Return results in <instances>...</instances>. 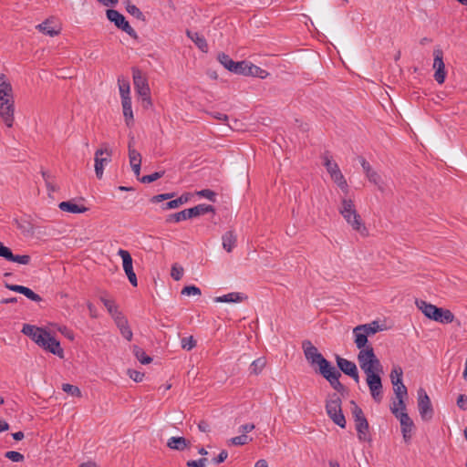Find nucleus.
<instances>
[{
  "label": "nucleus",
  "mask_w": 467,
  "mask_h": 467,
  "mask_svg": "<svg viewBox=\"0 0 467 467\" xmlns=\"http://www.w3.org/2000/svg\"><path fill=\"white\" fill-rule=\"evenodd\" d=\"M99 300L103 303L113 320L123 315L114 300L109 299L105 296H100Z\"/></svg>",
  "instance_id": "nucleus-21"
},
{
  "label": "nucleus",
  "mask_w": 467,
  "mask_h": 467,
  "mask_svg": "<svg viewBox=\"0 0 467 467\" xmlns=\"http://www.w3.org/2000/svg\"><path fill=\"white\" fill-rule=\"evenodd\" d=\"M404 399L405 398H395V400L392 401L389 409L395 416L400 415V411H406V404Z\"/></svg>",
  "instance_id": "nucleus-33"
},
{
  "label": "nucleus",
  "mask_w": 467,
  "mask_h": 467,
  "mask_svg": "<svg viewBox=\"0 0 467 467\" xmlns=\"http://www.w3.org/2000/svg\"><path fill=\"white\" fill-rule=\"evenodd\" d=\"M338 212L354 231L358 232L363 236L368 234V229L351 199L343 198Z\"/></svg>",
  "instance_id": "nucleus-2"
},
{
  "label": "nucleus",
  "mask_w": 467,
  "mask_h": 467,
  "mask_svg": "<svg viewBox=\"0 0 467 467\" xmlns=\"http://www.w3.org/2000/svg\"><path fill=\"white\" fill-rule=\"evenodd\" d=\"M15 102L14 93L8 94V96L0 95V106L11 104Z\"/></svg>",
  "instance_id": "nucleus-63"
},
{
  "label": "nucleus",
  "mask_w": 467,
  "mask_h": 467,
  "mask_svg": "<svg viewBox=\"0 0 467 467\" xmlns=\"http://www.w3.org/2000/svg\"><path fill=\"white\" fill-rule=\"evenodd\" d=\"M47 330L36 327L33 325L25 324L22 328V333L27 337H29L32 340H34L37 345L39 343H43V333H46Z\"/></svg>",
  "instance_id": "nucleus-17"
},
{
  "label": "nucleus",
  "mask_w": 467,
  "mask_h": 467,
  "mask_svg": "<svg viewBox=\"0 0 467 467\" xmlns=\"http://www.w3.org/2000/svg\"><path fill=\"white\" fill-rule=\"evenodd\" d=\"M14 93L13 87L5 74H0V95L8 96Z\"/></svg>",
  "instance_id": "nucleus-32"
},
{
  "label": "nucleus",
  "mask_w": 467,
  "mask_h": 467,
  "mask_svg": "<svg viewBox=\"0 0 467 467\" xmlns=\"http://www.w3.org/2000/svg\"><path fill=\"white\" fill-rule=\"evenodd\" d=\"M58 208L63 212L71 213H83L88 210V207L84 205H78L74 203L72 201L61 202L58 204Z\"/></svg>",
  "instance_id": "nucleus-22"
},
{
  "label": "nucleus",
  "mask_w": 467,
  "mask_h": 467,
  "mask_svg": "<svg viewBox=\"0 0 467 467\" xmlns=\"http://www.w3.org/2000/svg\"><path fill=\"white\" fill-rule=\"evenodd\" d=\"M0 257H3L10 262L18 263L21 265H28L30 263L31 257L28 254L23 255H15L13 254L10 248L5 246L2 242H0Z\"/></svg>",
  "instance_id": "nucleus-14"
},
{
  "label": "nucleus",
  "mask_w": 467,
  "mask_h": 467,
  "mask_svg": "<svg viewBox=\"0 0 467 467\" xmlns=\"http://www.w3.org/2000/svg\"><path fill=\"white\" fill-rule=\"evenodd\" d=\"M190 445V441L184 437H171L168 440L167 446L176 451H183Z\"/></svg>",
  "instance_id": "nucleus-23"
},
{
  "label": "nucleus",
  "mask_w": 467,
  "mask_h": 467,
  "mask_svg": "<svg viewBox=\"0 0 467 467\" xmlns=\"http://www.w3.org/2000/svg\"><path fill=\"white\" fill-rule=\"evenodd\" d=\"M133 354L141 364H150L152 361V358L138 346H133Z\"/></svg>",
  "instance_id": "nucleus-36"
},
{
  "label": "nucleus",
  "mask_w": 467,
  "mask_h": 467,
  "mask_svg": "<svg viewBox=\"0 0 467 467\" xmlns=\"http://www.w3.org/2000/svg\"><path fill=\"white\" fill-rule=\"evenodd\" d=\"M118 83H119V94L121 96V99L123 100L124 98H130V83H129V81L119 78Z\"/></svg>",
  "instance_id": "nucleus-41"
},
{
  "label": "nucleus",
  "mask_w": 467,
  "mask_h": 467,
  "mask_svg": "<svg viewBox=\"0 0 467 467\" xmlns=\"http://www.w3.org/2000/svg\"><path fill=\"white\" fill-rule=\"evenodd\" d=\"M128 374H129L130 378L132 379L136 382L142 381L143 377H144L143 373L137 371V370H132V369H129Z\"/></svg>",
  "instance_id": "nucleus-58"
},
{
  "label": "nucleus",
  "mask_w": 467,
  "mask_h": 467,
  "mask_svg": "<svg viewBox=\"0 0 467 467\" xmlns=\"http://www.w3.org/2000/svg\"><path fill=\"white\" fill-rule=\"evenodd\" d=\"M366 177L369 181V182L375 184L379 191L383 192L385 191V183L381 178V176L374 170L372 169L368 174H366Z\"/></svg>",
  "instance_id": "nucleus-28"
},
{
  "label": "nucleus",
  "mask_w": 467,
  "mask_h": 467,
  "mask_svg": "<svg viewBox=\"0 0 467 467\" xmlns=\"http://www.w3.org/2000/svg\"><path fill=\"white\" fill-rule=\"evenodd\" d=\"M416 305L425 317L431 320L442 324H449L454 320V315L449 309L438 307L423 300H416Z\"/></svg>",
  "instance_id": "nucleus-3"
},
{
  "label": "nucleus",
  "mask_w": 467,
  "mask_h": 467,
  "mask_svg": "<svg viewBox=\"0 0 467 467\" xmlns=\"http://www.w3.org/2000/svg\"><path fill=\"white\" fill-rule=\"evenodd\" d=\"M62 389L66 393L70 394L72 396H75V397H80L81 396V390L77 386H74V385H71V384H68V383H64L62 385Z\"/></svg>",
  "instance_id": "nucleus-47"
},
{
  "label": "nucleus",
  "mask_w": 467,
  "mask_h": 467,
  "mask_svg": "<svg viewBox=\"0 0 467 467\" xmlns=\"http://www.w3.org/2000/svg\"><path fill=\"white\" fill-rule=\"evenodd\" d=\"M117 327L119 329L120 334L123 337H125L128 341H130L133 337V333L130 327L129 321L127 317L124 316H120L119 317L114 320Z\"/></svg>",
  "instance_id": "nucleus-20"
},
{
  "label": "nucleus",
  "mask_w": 467,
  "mask_h": 467,
  "mask_svg": "<svg viewBox=\"0 0 467 467\" xmlns=\"http://www.w3.org/2000/svg\"><path fill=\"white\" fill-rule=\"evenodd\" d=\"M164 175V171H156L149 175L142 176L139 180L142 183H150L155 182L156 180L161 178Z\"/></svg>",
  "instance_id": "nucleus-48"
},
{
  "label": "nucleus",
  "mask_w": 467,
  "mask_h": 467,
  "mask_svg": "<svg viewBox=\"0 0 467 467\" xmlns=\"http://www.w3.org/2000/svg\"><path fill=\"white\" fill-rule=\"evenodd\" d=\"M446 78V71L444 68H437L434 73V79L439 83L442 84Z\"/></svg>",
  "instance_id": "nucleus-56"
},
{
  "label": "nucleus",
  "mask_w": 467,
  "mask_h": 467,
  "mask_svg": "<svg viewBox=\"0 0 467 467\" xmlns=\"http://www.w3.org/2000/svg\"><path fill=\"white\" fill-rule=\"evenodd\" d=\"M211 212L212 213L214 212L213 206L209 205V204H204V203L198 204L192 208L185 209L179 213L170 214L167 217L166 222L167 223H171V222L179 223V222H182V221H184L187 219L198 217L200 215H202V214H205V213H208Z\"/></svg>",
  "instance_id": "nucleus-5"
},
{
  "label": "nucleus",
  "mask_w": 467,
  "mask_h": 467,
  "mask_svg": "<svg viewBox=\"0 0 467 467\" xmlns=\"http://www.w3.org/2000/svg\"><path fill=\"white\" fill-rule=\"evenodd\" d=\"M58 331L64 335L67 338H68L69 340L73 341L75 337H74V333L72 330H70L69 328H67L66 326H63V327H60L58 328Z\"/></svg>",
  "instance_id": "nucleus-59"
},
{
  "label": "nucleus",
  "mask_w": 467,
  "mask_h": 467,
  "mask_svg": "<svg viewBox=\"0 0 467 467\" xmlns=\"http://www.w3.org/2000/svg\"><path fill=\"white\" fill-rule=\"evenodd\" d=\"M302 348L307 362L312 367L317 366V368H315L316 372L325 378L329 382L330 386L338 393L343 394L347 390L346 387L339 381V378L341 377L340 371L351 377L357 383L359 382L358 368L353 361L337 355L336 361L339 368V370H337L323 357L309 340L303 341Z\"/></svg>",
  "instance_id": "nucleus-1"
},
{
  "label": "nucleus",
  "mask_w": 467,
  "mask_h": 467,
  "mask_svg": "<svg viewBox=\"0 0 467 467\" xmlns=\"http://www.w3.org/2000/svg\"><path fill=\"white\" fill-rule=\"evenodd\" d=\"M208 463L207 458H201L199 460H190L186 462L188 467H206Z\"/></svg>",
  "instance_id": "nucleus-55"
},
{
  "label": "nucleus",
  "mask_w": 467,
  "mask_h": 467,
  "mask_svg": "<svg viewBox=\"0 0 467 467\" xmlns=\"http://www.w3.org/2000/svg\"><path fill=\"white\" fill-rule=\"evenodd\" d=\"M5 457L15 462H23L25 459L22 453L15 451H6Z\"/></svg>",
  "instance_id": "nucleus-51"
},
{
  "label": "nucleus",
  "mask_w": 467,
  "mask_h": 467,
  "mask_svg": "<svg viewBox=\"0 0 467 467\" xmlns=\"http://www.w3.org/2000/svg\"><path fill=\"white\" fill-rule=\"evenodd\" d=\"M118 255H119L122 259V265L124 271L130 270L132 268V258L130 254L127 250L119 249L118 251Z\"/></svg>",
  "instance_id": "nucleus-37"
},
{
  "label": "nucleus",
  "mask_w": 467,
  "mask_h": 467,
  "mask_svg": "<svg viewBox=\"0 0 467 467\" xmlns=\"http://www.w3.org/2000/svg\"><path fill=\"white\" fill-rule=\"evenodd\" d=\"M106 15L107 18L110 22H113L118 28L124 31L132 38L136 39L138 37L136 31L130 26L125 16L119 11L114 9H108Z\"/></svg>",
  "instance_id": "nucleus-9"
},
{
  "label": "nucleus",
  "mask_w": 467,
  "mask_h": 467,
  "mask_svg": "<svg viewBox=\"0 0 467 467\" xmlns=\"http://www.w3.org/2000/svg\"><path fill=\"white\" fill-rule=\"evenodd\" d=\"M374 358L375 353L371 345L367 346L366 348L361 349L358 354V361L365 373L370 372L369 363Z\"/></svg>",
  "instance_id": "nucleus-15"
},
{
  "label": "nucleus",
  "mask_w": 467,
  "mask_h": 467,
  "mask_svg": "<svg viewBox=\"0 0 467 467\" xmlns=\"http://www.w3.org/2000/svg\"><path fill=\"white\" fill-rule=\"evenodd\" d=\"M122 109H123V115L126 120L127 125H130V121H133V113L131 109V99L130 98H124L122 100Z\"/></svg>",
  "instance_id": "nucleus-31"
},
{
  "label": "nucleus",
  "mask_w": 467,
  "mask_h": 467,
  "mask_svg": "<svg viewBox=\"0 0 467 467\" xmlns=\"http://www.w3.org/2000/svg\"><path fill=\"white\" fill-rule=\"evenodd\" d=\"M181 293L184 296H200L202 294L201 289L195 285L185 286Z\"/></svg>",
  "instance_id": "nucleus-52"
},
{
  "label": "nucleus",
  "mask_w": 467,
  "mask_h": 467,
  "mask_svg": "<svg viewBox=\"0 0 467 467\" xmlns=\"http://www.w3.org/2000/svg\"><path fill=\"white\" fill-rule=\"evenodd\" d=\"M132 78L134 88L139 96L141 97L144 107H150L152 102L150 99V89L147 78L143 76L141 70L136 67L132 68Z\"/></svg>",
  "instance_id": "nucleus-7"
},
{
  "label": "nucleus",
  "mask_w": 467,
  "mask_h": 467,
  "mask_svg": "<svg viewBox=\"0 0 467 467\" xmlns=\"http://www.w3.org/2000/svg\"><path fill=\"white\" fill-rule=\"evenodd\" d=\"M0 118L7 128H12L15 122V102L0 106Z\"/></svg>",
  "instance_id": "nucleus-18"
},
{
  "label": "nucleus",
  "mask_w": 467,
  "mask_h": 467,
  "mask_svg": "<svg viewBox=\"0 0 467 467\" xmlns=\"http://www.w3.org/2000/svg\"><path fill=\"white\" fill-rule=\"evenodd\" d=\"M326 410L334 423L341 428L346 427V419L341 409V399L337 393L329 395L326 401Z\"/></svg>",
  "instance_id": "nucleus-6"
},
{
  "label": "nucleus",
  "mask_w": 467,
  "mask_h": 467,
  "mask_svg": "<svg viewBox=\"0 0 467 467\" xmlns=\"http://www.w3.org/2000/svg\"><path fill=\"white\" fill-rule=\"evenodd\" d=\"M252 439H249L246 434H242L236 437H234L230 440L231 443L234 445H244L248 443L249 441Z\"/></svg>",
  "instance_id": "nucleus-54"
},
{
  "label": "nucleus",
  "mask_w": 467,
  "mask_h": 467,
  "mask_svg": "<svg viewBox=\"0 0 467 467\" xmlns=\"http://www.w3.org/2000/svg\"><path fill=\"white\" fill-rule=\"evenodd\" d=\"M358 161L362 166L365 174H368L373 169L369 162H368L364 157L359 156Z\"/></svg>",
  "instance_id": "nucleus-64"
},
{
  "label": "nucleus",
  "mask_w": 467,
  "mask_h": 467,
  "mask_svg": "<svg viewBox=\"0 0 467 467\" xmlns=\"http://www.w3.org/2000/svg\"><path fill=\"white\" fill-rule=\"evenodd\" d=\"M350 404L358 440L361 441H370L371 439L368 435L369 425L362 409L354 400H351Z\"/></svg>",
  "instance_id": "nucleus-4"
},
{
  "label": "nucleus",
  "mask_w": 467,
  "mask_h": 467,
  "mask_svg": "<svg viewBox=\"0 0 467 467\" xmlns=\"http://www.w3.org/2000/svg\"><path fill=\"white\" fill-rule=\"evenodd\" d=\"M174 195H175V193H173V192L158 194V195L153 196L150 199V202L153 203H157V202H162L165 200H169V199L172 198Z\"/></svg>",
  "instance_id": "nucleus-57"
},
{
  "label": "nucleus",
  "mask_w": 467,
  "mask_h": 467,
  "mask_svg": "<svg viewBox=\"0 0 467 467\" xmlns=\"http://www.w3.org/2000/svg\"><path fill=\"white\" fill-rule=\"evenodd\" d=\"M324 165L327 171V172L330 174L331 179L334 181L335 183L337 184V186L348 192V186L347 183V181L342 174L341 171L339 170L338 165L336 162H333L331 161V157L326 153L324 155Z\"/></svg>",
  "instance_id": "nucleus-8"
},
{
  "label": "nucleus",
  "mask_w": 467,
  "mask_h": 467,
  "mask_svg": "<svg viewBox=\"0 0 467 467\" xmlns=\"http://www.w3.org/2000/svg\"><path fill=\"white\" fill-rule=\"evenodd\" d=\"M183 272V267L175 263L171 266V275L174 280L179 281L182 279Z\"/></svg>",
  "instance_id": "nucleus-49"
},
{
  "label": "nucleus",
  "mask_w": 467,
  "mask_h": 467,
  "mask_svg": "<svg viewBox=\"0 0 467 467\" xmlns=\"http://www.w3.org/2000/svg\"><path fill=\"white\" fill-rule=\"evenodd\" d=\"M244 298H246V296H244L243 294L232 292L227 295L215 297L214 301L216 303H238L243 301Z\"/></svg>",
  "instance_id": "nucleus-25"
},
{
  "label": "nucleus",
  "mask_w": 467,
  "mask_h": 467,
  "mask_svg": "<svg viewBox=\"0 0 467 467\" xmlns=\"http://www.w3.org/2000/svg\"><path fill=\"white\" fill-rule=\"evenodd\" d=\"M125 274L127 275L128 279L130 282V284L133 286H137L138 285V281H137L136 274L133 271V267L130 268V270L125 271Z\"/></svg>",
  "instance_id": "nucleus-61"
},
{
  "label": "nucleus",
  "mask_w": 467,
  "mask_h": 467,
  "mask_svg": "<svg viewBox=\"0 0 467 467\" xmlns=\"http://www.w3.org/2000/svg\"><path fill=\"white\" fill-rule=\"evenodd\" d=\"M251 65L252 63L246 60L236 62L232 72L238 75L249 76L248 72L250 70L248 69Z\"/></svg>",
  "instance_id": "nucleus-34"
},
{
  "label": "nucleus",
  "mask_w": 467,
  "mask_h": 467,
  "mask_svg": "<svg viewBox=\"0 0 467 467\" xmlns=\"http://www.w3.org/2000/svg\"><path fill=\"white\" fill-rule=\"evenodd\" d=\"M228 457V452L225 450H223L217 457L212 460L213 463L219 464L223 462Z\"/></svg>",
  "instance_id": "nucleus-60"
},
{
  "label": "nucleus",
  "mask_w": 467,
  "mask_h": 467,
  "mask_svg": "<svg viewBox=\"0 0 467 467\" xmlns=\"http://www.w3.org/2000/svg\"><path fill=\"white\" fill-rule=\"evenodd\" d=\"M5 286L11 291L17 292V293L24 295L25 296H26L27 298H29L32 301L40 302L42 300V298L39 295L36 294L33 290H31L30 288H28L26 286L20 285H11L8 283H5Z\"/></svg>",
  "instance_id": "nucleus-19"
},
{
  "label": "nucleus",
  "mask_w": 467,
  "mask_h": 467,
  "mask_svg": "<svg viewBox=\"0 0 467 467\" xmlns=\"http://www.w3.org/2000/svg\"><path fill=\"white\" fill-rule=\"evenodd\" d=\"M182 348L186 350H191L196 346V340L192 336L182 337Z\"/></svg>",
  "instance_id": "nucleus-50"
},
{
  "label": "nucleus",
  "mask_w": 467,
  "mask_h": 467,
  "mask_svg": "<svg viewBox=\"0 0 467 467\" xmlns=\"http://www.w3.org/2000/svg\"><path fill=\"white\" fill-rule=\"evenodd\" d=\"M395 417L400 420L403 439L408 442L411 439L414 423L406 411H400V415Z\"/></svg>",
  "instance_id": "nucleus-16"
},
{
  "label": "nucleus",
  "mask_w": 467,
  "mask_h": 467,
  "mask_svg": "<svg viewBox=\"0 0 467 467\" xmlns=\"http://www.w3.org/2000/svg\"><path fill=\"white\" fill-rule=\"evenodd\" d=\"M112 151L106 147L104 149H98L95 152V172L99 179L103 176L104 165L108 164L111 161Z\"/></svg>",
  "instance_id": "nucleus-11"
},
{
  "label": "nucleus",
  "mask_w": 467,
  "mask_h": 467,
  "mask_svg": "<svg viewBox=\"0 0 467 467\" xmlns=\"http://www.w3.org/2000/svg\"><path fill=\"white\" fill-rule=\"evenodd\" d=\"M133 138L129 142V158H130V163L135 164V163H141V156L139 151H137L132 147Z\"/></svg>",
  "instance_id": "nucleus-39"
},
{
  "label": "nucleus",
  "mask_w": 467,
  "mask_h": 467,
  "mask_svg": "<svg viewBox=\"0 0 467 467\" xmlns=\"http://www.w3.org/2000/svg\"><path fill=\"white\" fill-rule=\"evenodd\" d=\"M402 376H403L402 368L400 367H394L389 375L391 383L392 384H394V383L400 384V382H402Z\"/></svg>",
  "instance_id": "nucleus-46"
},
{
  "label": "nucleus",
  "mask_w": 467,
  "mask_h": 467,
  "mask_svg": "<svg viewBox=\"0 0 467 467\" xmlns=\"http://www.w3.org/2000/svg\"><path fill=\"white\" fill-rule=\"evenodd\" d=\"M382 329L383 328L381 327V326H379V322L377 321H373L368 324L358 325L356 327L357 331L363 330L368 336L374 335L377 332L381 331Z\"/></svg>",
  "instance_id": "nucleus-27"
},
{
  "label": "nucleus",
  "mask_w": 467,
  "mask_h": 467,
  "mask_svg": "<svg viewBox=\"0 0 467 467\" xmlns=\"http://www.w3.org/2000/svg\"><path fill=\"white\" fill-rule=\"evenodd\" d=\"M36 28L46 34V35H48L50 36H57L59 34V31L57 30H55L54 28H52L50 26V23L48 20H46L44 21L43 23L39 24L36 26Z\"/></svg>",
  "instance_id": "nucleus-40"
},
{
  "label": "nucleus",
  "mask_w": 467,
  "mask_h": 467,
  "mask_svg": "<svg viewBox=\"0 0 467 467\" xmlns=\"http://www.w3.org/2000/svg\"><path fill=\"white\" fill-rule=\"evenodd\" d=\"M186 35L192 41L194 42V44L198 47L200 50H202V52L208 51L207 41L202 36H200L198 33L192 32L190 30L186 31Z\"/></svg>",
  "instance_id": "nucleus-24"
},
{
  "label": "nucleus",
  "mask_w": 467,
  "mask_h": 467,
  "mask_svg": "<svg viewBox=\"0 0 467 467\" xmlns=\"http://www.w3.org/2000/svg\"><path fill=\"white\" fill-rule=\"evenodd\" d=\"M418 409L423 420H431L433 417V408L427 392L422 389H418Z\"/></svg>",
  "instance_id": "nucleus-10"
},
{
  "label": "nucleus",
  "mask_w": 467,
  "mask_h": 467,
  "mask_svg": "<svg viewBox=\"0 0 467 467\" xmlns=\"http://www.w3.org/2000/svg\"><path fill=\"white\" fill-rule=\"evenodd\" d=\"M433 56H434L433 68L434 69L444 68L445 67V64L443 62V53H442V50L435 49L433 51Z\"/></svg>",
  "instance_id": "nucleus-44"
},
{
  "label": "nucleus",
  "mask_w": 467,
  "mask_h": 467,
  "mask_svg": "<svg viewBox=\"0 0 467 467\" xmlns=\"http://www.w3.org/2000/svg\"><path fill=\"white\" fill-rule=\"evenodd\" d=\"M250 70L248 72L249 76H252V77H257V78H265L267 76H268V72L265 71V69L254 65L252 63L251 66H249V69Z\"/></svg>",
  "instance_id": "nucleus-43"
},
{
  "label": "nucleus",
  "mask_w": 467,
  "mask_h": 467,
  "mask_svg": "<svg viewBox=\"0 0 467 467\" xmlns=\"http://www.w3.org/2000/svg\"><path fill=\"white\" fill-rule=\"evenodd\" d=\"M223 247L228 253L232 252L236 245L237 238L233 231H227L222 237Z\"/></svg>",
  "instance_id": "nucleus-26"
},
{
  "label": "nucleus",
  "mask_w": 467,
  "mask_h": 467,
  "mask_svg": "<svg viewBox=\"0 0 467 467\" xmlns=\"http://www.w3.org/2000/svg\"><path fill=\"white\" fill-rule=\"evenodd\" d=\"M125 9L126 11L132 16L136 17L137 19L140 21H145L146 17L144 14L140 10L139 7H137L135 5H133L130 0H125Z\"/></svg>",
  "instance_id": "nucleus-29"
},
{
  "label": "nucleus",
  "mask_w": 467,
  "mask_h": 467,
  "mask_svg": "<svg viewBox=\"0 0 467 467\" xmlns=\"http://www.w3.org/2000/svg\"><path fill=\"white\" fill-rule=\"evenodd\" d=\"M457 406L462 410H467V396L466 395H463V394L459 395V397L457 399Z\"/></svg>",
  "instance_id": "nucleus-62"
},
{
  "label": "nucleus",
  "mask_w": 467,
  "mask_h": 467,
  "mask_svg": "<svg viewBox=\"0 0 467 467\" xmlns=\"http://www.w3.org/2000/svg\"><path fill=\"white\" fill-rule=\"evenodd\" d=\"M265 365H266V360L265 358H259L254 360L250 367V373L258 375L259 373L262 372V370L265 367Z\"/></svg>",
  "instance_id": "nucleus-38"
},
{
  "label": "nucleus",
  "mask_w": 467,
  "mask_h": 467,
  "mask_svg": "<svg viewBox=\"0 0 467 467\" xmlns=\"http://www.w3.org/2000/svg\"><path fill=\"white\" fill-rule=\"evenodd\" d=\"M367 384L373 400L379 403L382 400V383L379 374L367 375Z\"/></svg>",
  "instance_id": "nucleus-13"
},
{
  "label": "nucleus",
  "mask_w": 467,
  "mask_h": 467,
  "mask_svg": "<svg viewBox=\"0 0 467 467\" xmlns=\"http://www.w3.org/2000/svg\"><path fill=\"white\" fill-rule=\"evenodd\" d=\"M393 385V391L395 394V398H407L408 397V390L406 386L403 384V382L394 383Z\"/></svg>",
  "instance_id": "nucleus-45"
},
{
  "label": "nucleus",
  "mask_w": 467,
  "mask_h": 467,
  "mask_svg": "<svg viewBox=\"0 0 467 467\" xmlns=\"http://www.w3.org/2000/svg\"><path fill=\"white\" fill-rule=\"evenodd\" d=\"M370 367V372H366V375H371V374H380L383 372L382 365L379 361V359L375 355V358L370 361L369 363Z\"/></svg>",
  "instance_id": "nucleus-42"
},
{
  "label": "nucleus",
  "mask_w": 467,
  "mask_h": 467,
  "mask_svg": "<svg viewBox=\"0 0 467 467\" xmlns=\"http://www.w3.org/2000/svg\"><path fill=\"white\" fill-rule=\"evenodd\" d=\"M43 343H39L38 346L51 352L52 354L57 355L60 358H64V350L60 347L59 341L52 337L51 334L47 331L43 333Z\"/></svg>",
  "instance_id": "nucleus-12"
},
{
  "label": "nucleus",
  "mask_w": 467,
  "mask_h": 467,
  "mask_svg": "<svg viewBox=\"0 0 467 467\" xmlns=\"http://www.w3.org/2000/svg\"><path fill=\"white\" fill-rule=\"evenodd\" d=\"M353 334L355 336V344L358 349H360V350L364 349V348H366L367 346H368V335H367L363 330L357 331L356 327H354Z\"/></svg>",
  "instance_id": "nucleus-30"
},
{
  "label": "nucleus",
  "mask_w": 467,
  "mask_h": 467,
  "mask_svg": "<svg viewBox=\"0 0 467 467\" xmlns=\"http://www.w3.org/2000/svg\"><path fill=\"white\" fill-rule=\"evenodd\" d=\"M196 194L200 197L206 198L210 200L211 202H215L216 199V193L209 189L201 190L196 192Z\"/></svg>",
  "instance_id": "nucleus-53"
},
{
  "label": "nucleus",
  "mask_w": 467,
  "mask_h": 467,
  "mask_svg": "<svg viewBox=\"0 0 467 467\" xmlns=\"http://www.w3.org/2000/svg\"><path fill=\"white\" fill-rule=\"evenodd\" d=\"M218 61L230 72L233 71L234 67L235 65V61H234L227 54L219 53L217 56Z\"/></svg>",
  "instance_id": "nucleus-35"
}]
</instances>
